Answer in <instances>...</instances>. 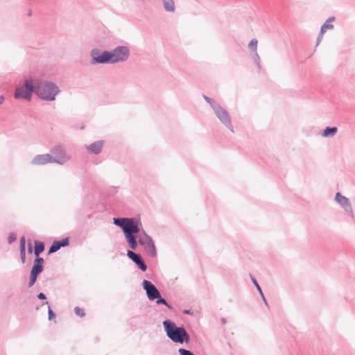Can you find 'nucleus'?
<instances>
[{"mask_svg":"<svg viewBox=\"0 0 355 355\" xmlns=\"http://www.w3.org/2000/svg\"><path fill=\"white\" fill-rule=\"evenodd\" d=\"M33 252H34V249L33 248L31 241L29 240V241H28V253L32 254Z\"/></svg>","mask_w":355,"mask_h":355,"instance_id":"nucleus-29","label":"nucleus"},{"mask_svg":"<svg viewBox=\"0 0 355 355\" xmlns=\"http://www.w3.org/2000/svg\"><path fill=\"white\" fill-rule=\"evenodd\" d=\"M47 304L49 306L48 309V315H49V320H52L55 318V314L54 313L53 311L51 309V306L49 304V302L46 301L45 302L42 303V305Z\"/></svg>","mask_w":355,"mask_h":355,"instance_id":"nucleus-25","label":"nucleus"},{"mask_svg":"<svg viewBox=\"0 0 355 355\" xmlns=\"http://www.w3.org/2000/svg\"><path fill=\"white\" fill-rule=\"evenodd\" d=\"M113 223L122 230L125 241L131 249L136 250L139 243L144 247L148 256L156 257L157 250L154 241L143 229L139 218L136 217L114 218Z\"/></svg>","mask_w":355,"mask_h":355,"instance_id":"nucleus-1","label":"nucleus"},{"mask_svg":"<svg viewBox=\"0 0 355 355\" xmlns=\"http://www.w3.org/2000/svg\"><path fill=\"white\" fill-rule=\"evenodd\" d=\"M69 238H64L62 240L55 241L53 242L49 250V254L54 253L58 251L62 247H66L69 245Z\"/></svg>","mask_w":355,"mask_h":355,"instance_id":"nucleus-13","label":"nucleus"},{"mask_svg":"<svg viewBox=\"0 0 355 355\" xmlns=\"http://www.w3.org/2000/svg\"><path fill=\"white\" fill-rule=\"evenodd\" d=\"M60 92V89L55 83L29 77L24 79L22 86L15 88L14 97L31 101L33 93H35L42 100L53 101Z\"/></svg>","mask_w":355,"mask_h":355,"instance_id":"nucleus-2","label":"nucleus"},{"mask_svg":"<svg viewBox=\"0 0 355 355\" xmlns=\"http://www.w3.org/2000/svg\"><path fill=\"white\" fill-rule=\"evenodd\" d=\"M336 20L335 17H330L328 18V19L326 20V21L322 24V26L320 28V31L317 39V43L316 46L319 44V43L321 42L323 35L324 34L325 31L327 30H332L334 28V25L332 24V22H334Z\"/></svg>","mask_w":355,"mask_h":355,"instance_id":"nucleus-11","label":"nucleus"},{"mask_svg":"<svg viewBox=\"0 0 355 355\" xmlns=\"http://www.w3.org/2000/svg\"><path fill=\"white\" fill-rule=\"evenodd\" d=\"M92 64H112L111 59V52L107 51H101L99 49L95 48L90 51Z\"/></svg>","mask_w":355,"mask_h":355,"instance_id":"nucleus-4","label":"nucleus"},{"mask_svg":"<svg viewBox=\"0 0 355 355\" xmlns=\"http://www.w3.org/2000/svg\"><path fill=\"white\" fill-rule=\"evenodd\" d=\"M38 275L33 273L31 271L30 273V277H29V282H28V287H32L36 282L37 279Z\"/></svg>","mask_w":355,"mask_h":355,"instance_id":"nucleus-24","label":"nucleus"},{"mask_svg":"<svg viewBox=\"0 0 355 355\" xmlns=\"http://www.w3.org/2000/svg\"><path fill=\"white\" fill-rule=\"evenodd\" d=\"M20 255H26V246H19Z\"/></svg>","mask_w":355,"mask_h":355,"instance_id":"nucleus-30","label":"nucleus"},{"mask_svg":"<svg viewBox=\"0 0 355 355\" xmlns=\"http://www.w3.org/2000/svg\"><path fill=\"white\" fill-rule=\"evenodd\" d=\"M183 313H184V314H188V315H191V314L193 313V312H192L191 310H189V309H188V310H184V311H183Z\"/></svg>","mask_w":355,"mask_h":355,"instance_id":"nucleus-34","label":"nucleus"},{"mask_svg":"<svg viewBox=\"0 0 355 355\" xmlns=\"http://www.w3.org/2000/svg\"><path fill=\"white\" fill-rule=\"evenodd\" d=\"M34 243V254L35 255L36 258L40 257V254H42L45 249L44 243L39 241H35Z\"/></svg>","mask_w":355,"mask_h":355,"instance_id":"nucleus-16","label":"nucleus"},{"mask_svg":"<svg viewBox=\"0 0 355 355\" xmlns=\"http://www.w3.org/2000/svg\"><path fill=\"white\" fill-rule=\"evenodd\" d=\"M51 152V155H53V163L62 165L69 159V157L67 155L65 150L61 146H55Z\"/></svg>","mask_w":355,"mask_h":355,"instance_id":"nucleus-7","label":"nucleus"},{"mask_svg":"<svg viewBox=\"0 0 355 355\" xmlns=\"http://www.w3.org/2000/svg\"><path fill=\"white\" fill-rule=\"evenodd\" d=\"M110 52L112 64L126 61L130 56V50L125 46H118Z\"/></svg>","mask_w":355,"mask_h":355,"instance_id":"nucleus-5","label":"nucleus"},{"mask_svg":"<svg viewBox=\"0 0 355 355\" xmlns=\"http://www.w3.org/2000/svg\"><path fill=\"white\" fill-rule=\"evenodd\" d=\"M44 262L42 257L35 258L31 271L39 275L44 270Z\"/></svg>","mask_w":355,"mask_h":355,"instance_id":"nucleus-14","label":"nucleus"},{"mask_svg":"<svg viewBox=\"0 0 355 355\" xmlns=\"http://www.w3.org/2000/svg\"><path fill=\"white\" fill-rule=\"evenodd\" d=\"M337 131L338 128L336 127L327 126L323 130L322 135L324 137H332L336 135Z\"/></svg>","mask_w":355,"mask_h":355,"instance_id":"nucleus-17","label":"nucleus"},{"mask_svg":"<svg viewBox=\"0 0 355 355\" xmlns=\"http://www.w3.org/2000/svg\"><path fill=\"white\" fill-rule=\"evenodd\" d=\"M335 200L343 208L345 211L352 218H354V214L352 209V206L350 203L349 200L345 196L340 194V192H337L335 196Z\"/></svg>","mask_w":355,"mask_h":355,"instance_id":"nucleus-8","label":"nucleus"},{"mask_svg":"<svg viewBox=\"0 0 355 355\" xmlns=\"http://www.w3.org/2000/svg\"><path fill=\"white\" fill-rule=\"evenodd\" d=\"M103 141H95V142L91 144L90 145H89L87 147V148L89 152L97 155L101 152L102 148H103Z\"/></svg>","mask_w":355,"mask_h":355,"instance_id":"nucleus-15","label":"nucleus"},{"mask_svg":"<svg viewBox=\"0 0 355 355\" xmlns=\"http://www.w3.org/2000/svg\"><path fill=\"white\" fill-rule=\"evenodd\" d=\"M203 98L210 105L213 110H214V107H216V106L219 105V104L216 103L213 98H209L205 94H203Z\"/></svg>","mask_w":355,"mask_h":355,"instance_id":"nucleus-22","label":"nucleus"},{"mask_svg":"<svg viewBox=\"0 0 355 355\" xmlns=\"http://www.w3.org/2000/svg\"><path fill=\"white\" fill-rule=\"evenodd\" d=\"M19 246H26V239L24 236L20 238Z\"/></svg>","mask_w":355,"mask_h":355,"instance_id":"nucleus-31","label":"nucleus"},{"mask_svg":"<svg viewBox=\"0 0 355 355\" xmlns=\"http://www.w3.org/2000/svg\"><path fill=\"white\" fill-rule=\"evenodd\" d=\"M162 324L167 337L173 343L182 344L189 342V334L183 326L178 327L169 319L164 320Z\"/></svg>","mask_w":355,"mask_h":355,"instance_id":"nucleus-3","label":"nucleus"},{"mask_svg":"<svg viewBox=\"0 0 355 355\" xmlns=\"http://www.w3.org/2000/svg\"><path fill=\"white\" fill-rule=\"evenodd\" d=\"M142 286L144 290L146 291L147 297L150 301H153L159 297L160 292L150 281L144 279L142 282Z\"/></svg>","mask_w":355,"mask_h":355,"instance_id":"nucleus-9","label":"nucleus"},{"mask_svg":"<svg viewBox=\"0 0 355 355\" xmlns=\"http://www.w3.org/2000/svg\"><path fill=\"white\" fill-rule=\"evenodd\" d=\"M37 298H38L39 300H46V295H45L44 293H40L37 295Z\"/></svg>","mask_w":355,"mask_h":355,"instance_id":"nucleus-32","label":"nucleus"},{"mask_svg":"<svg viewBox=\"0 0 355 355\" xmlns=\"http://www.w3.org/2000/svg\"><path fill=\"white\" fill-rule=\"evenodd\" d=\"M257 43L258 41L257 39H252L250 43L248 44L249 49L251 50L252 52L257 51Z\"/></svg>","mask_w":355,"mask_h":355,"instance_id":"nucleus-23","label":"nucleus"},{"mask_svg":"<svg viewBox=\"0 0 355 355\" xmlns=\"http://www.w3.org/2000/svg\"><path fill=\"white\" fill-rule=\"evenodd\" d=\"M214 112L220 121L224 124L232 132H234L231 117L227 111L219 105L218 106H216V107H214Z\"/></svg>","mask_w":355,"mask_h":355,"instance_id":"nucleus-6","label":"nucleus"},{"mask_svg":"<svg viewBox=\"0 0 355 355\" xmlns=\"http://www.w3.org/2000/svg\"><path fill=\"white\" fill-rule=\"evenodd\" d=\"M164 8L167 12H174L175 10L173 0H162Z\"/></svg>","mask_w":355,"mask_h":355,"instance_id":"nucleus-18","label":"nucleus"},{"mask_svg":"<svg viewBox=\"0 0 355 355\" xmlns=\"http://www.w3.org/2000/svg\"><path fill=\"white\" fill-rule=\"evenodd\" d=\"M48 163H53V155L51 154L37 155L31 161L33 165H44Z\"/></svg>","mask_w":355,"mask_h":355,"instance_id":"nucleus-12","label":"nucleus"},{"mask_svg":"<svg viewBox=\"0 0 355 355\" xmlns=\"http://www.w3.org/2000/svg\"><path fill=\"white\" fill-rule=\"evenodd\" d=\"M178 352L180 355H195L193 352L184 348H180Z\"/></svg>","mask_w":355,"mask_h":355,"instance_id":"nucleus-26","label":"nucleus"},{"mask_svg":"<svg viewBox=\"0 0 355 355\" xmlns=\"http://www.w3.org/2000/svg\"><path fill=\"white\" fill-rule=\"evenodd\" d=\"M251 279H252V282H253L254 285L257 288V291H259V294H260V295H261V297L264 304H266V306L268 307L269 306H268V302H267V300H266V297H265V296L263 295V291H262V290L261 288V286L258 284L257 279L254 277H252V275H251Z\"/></svg>","mask_w":355,"mask_h":355,"instance_id":"nucleus-19","label":"nucleus"},{"mask_svg":"<svg viewBox=\"0 0 355 355\" xmlns=\"http://www.w3.org/2000/svg\"><path fill=\"white\" fill-rule=\"evenodd\" d=\"M220 322H221V324H226V319H225V318H221V320H220Z\"/></svg>","mask_w":355,"mask_h":355,"instance_id":"nucleus-36","label":"nucleus"},{"mask_svg":"<svg viewBox=\"0 0 355 355\" xmlns=\"http://www.w3.org/2000/svg\"><path fill=\"white\" fill-rule=\"evenodd\" d=\"M127 256L129 259H130L137 266L138 268L143 272L146 271L147 265L143 260L141 256L139 254L134 252L132 250H128L127 251Z\"/></svg>","mask_w":355,"mask_h":355,"instance_id":"nucleus-10","label":"nucleus"},{"mask_svg":"<svg viewBox=\"0 0 355 355\" xmlns=\"http://www.w3.org/2000/svg\"><path fill=\"white\" fill-rule=\"evenodd\" d=\"M254 54L252 55V59L256 64V66L258 68V70L260 71L261 70V59H260V57L257 53V51H255V52H253Z\"/></svg>","mask_w":355,"mask_h":355,"instance_id":"nucleus-21","label":"nucleus"},{"mask_svg":"<svg viewBox=\"0 0 355 355\" xmlns=\"http://www.w3.org/2000/svg\"><path fill=\"white\" fill-rule=\"evenodd\" d=\"M155 300H156V304L157 305L164 304V305H166L168 307V309H169L171 310L172 309V306L170 304H168V302H166V300L164 298H163L162 297L161 293L159 294V297H158Z\"/></svg>","mask_w":355,"mask_h":355,"instance_id":"nucleus-20","label":"nucleus"},{"mask_svg":"<svg viewBox=\"0 0 355 355\" xmlns=\"http://www.w3.org/2000/svg\"><path fill=\"white\" fill-rule=\"evenodd\" d=\"M20 259L22 263H26V255H20Z\"/></svg>","mask_w":355,"mask_h":355,"instance_id":"nucleus-33","label":"nucleus"},{"mask_svg":"<svg viewBox=\"0 0 355 355\" xmlns=\"http://www.w3.org/2000/svg\"><path fill=\"white\" fill-rule=\"evenodd\" d=\"M74 311L77 315L83 317L85 315L84 310L78 306H76L74 309Z\"/></svg>","mask_w":355,"mask_h":355,"instance_id":"nucleus-28","label":"nucleus"},{"mask_svg":"<svg viewBox=\"0 0 355 355\" xmlns=\"http://www.w3.org/2000/svg\"><path fill=\"white\" fill-rule=\"evenodd\" d=\"M17 239V236L15 233H10L8 238V242L9 244L12 243Z\"/></svg>","mask_w":355,"mask_h":355,"instance_id":"nucleus-27","label":"nucleus"},{"mask_svg":"<svg viewBox=\"0 0 355 355\" xmlns=\"http://www.w3.org/2000/svg\"><path fill=\"white\" fill-rule=\"evenodd\" d=\"M4 97L3 96H0V105H1L4 102Z\"/></svg>","mask_w":355,"mask_h":355,"instance_id":"nucleus-35","label":"nucleus"}]
</instances>
